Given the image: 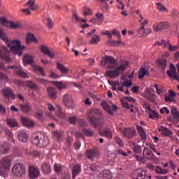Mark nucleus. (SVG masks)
I'll return each mask as SVG.
<instances>
[{
	"label": "nucleus",
	"mask_w": 179,
	"mask_h": 179,
	"mask_svg": "<svg viewBox=\"0 0 179 179\" xmlns=\"http://www.w3.org/2000/svg\"><path fill=\"white\" fill-rule=\"evenodd\" d=\"M107 36L108 37V38L110 39L107 43L108 44H110V45H115V44H120V43H121V41H113L111 40V38H113V34L110 33L107 35Z\"/></svg>",
	"instance_id": "nucleus-37"
},
{
	"label": "nucleus",
	"mask_w": 179,
	"mask_h": 179,
	"mask_svg": "<svg viewBox=\"0 0 179 179\" xmlns=\"http://www.w3.org/2000/svg\"><path fill=\"white\" fill-rule=\"evenodd\" d=\"M53 85H55L59 90L66 89L68 87V83L64 82L53 81Z\"/></svg>",
	"instance_id": "nucleus-29"
},
{
	"label": "nucleus",
	"mask_w": 179,
	"mask_h": 179,
	"mask_svg": "<svg viewBox=\"0 0 179 179\" xmlns=\"http://www.w3.org/2000/svg\"><path fill=\"white\" fill-rule=\"evenodd\" d=\"M136 128L140 134L141 141H146L148 136H146V131L141 126L137 125Z\"/></svg>",
	"instance_id": "nucleus-25"
},
{
	"label": "nucleus",
	"mask_w": 179,
	"mask_h": 179,
	"mask_svg": "<svg viewBox=\"0 0 179 179\" xmlns=\"http://www.w3.org/2000/svg\"><path fill=\"white\" fill-rule=\"evenodd\" d=\"M57 69L62 73H68L69 72V70L66 69L65 66H64V64H59V62L57 63Z\"/></svg>",
	"instance_id": "nucleus-35"
},
{
	"label": "nucleus",
	"mask_w": 179,
	"mask_h": 179,
	"mask_svg": "<svg viewBox=\"0 0 179 179\" xmlns=\"http://www.w3.org/2000/svg\"><path fill=\"white\" fill-rule=\"evenodd\" d=\"M30 41H32V43H37V38H36L32 34H28L27 35V43H29Z\"/></svg>",
	"instance_id": "nucleus-39"
},
{
	"label": "nucleus",
	"mask_w": 179,
	"mask_h": 179,
	"mask_svg": "<svg viewBox=\"0 0 179 179\" xmlns=\"http://www.w3.org/2000/svg\"><path fill=\"white\" fill-rule=\"evenodd\" d=\"M169 23L167 22H159L154 25L153 29L155 31H160V30H164V29H168Z\"/></svg>",
	"instance_id": "nucleus-15"
},
{
	"label": "nucleus",
	"mask_w": 179,
	"mask_h": 179,
	"mask_svg": "<svg viewBox=\"0 0 179 179\" xmlns=\"http://www.w3.org/2000/svg\"><path fill=\"white\" fill-rule=\"evenodd\" d=\"M53 135H54L55 138H56V139H57L58 141H59V139H61V138H62V133L59 131H53Z\"/></svg>",
	"instance_id": "nucleus-51"
},
{
	"label": "nucleus",
	"mask_w": 179,
	"mask_h": 179,
	"mask_svg": "<svg viewBox=\"0 0 179 179\" xmlns=\"http://www.w3.org/2000/svg\"><path fill=\"white\" fill-rule=\"evenodd\" d=\"M12 173L15 177H23L26 174V167L22 163L15 164L12 168Z\"/></svg>",
	"instance_id": "nucleus-5"
},
{
	"label": "nucleus",
	"mask_w": 179,
	"mask_h": 179,
	"mask_svg": "<svg viewBox=\"0 0 179 179\" xmlns=\"http://www.w3.org/2000/svg\"><path fill=\"white\" fill-rule=\"evenodd\" d=\"M14 155L15 156H17V157H20L23 155V153L22 151H20V150L15 148L14 149Z\"/></svg>",
	"instance_id": "nucleus-61"
},
{
	"label": "nucleus",
	"mask_w": 179,
	"mask_h": 179,
	"mask_svg": "<svg viewBox=\"0 0 179 179\" xmlns=\"http://www.w3.org/2000/svg\"><path fill=\"white\" fill-rule=\"evenodd\" d=\"M155 5L157 6V9L159 12H166V10H167V8H166V7H164L163 4L160 3H156Z\"/></svg>",
	"instance_id": "nucleus-47"
},
{
	"label": "nucleus",
	"mask_w": 179,
	"mask_h": 179,
	"mask_svg": "<svg viewBox=\"0 0 179 179\" xmlns=\"http://www.w3.org/2000/svg\"><path fill=\"white\" fill-rule=\"evenodd\" d=\"M41 170L43 174L45 176H48L51 174V164L49 162H44L41 164Z\"/></svg>",
	"instance_id": "nucleus-13"
},
{
	"label": "nucleus",
	"mask_w": 179,
	"mask_h": 179,
	"mask_svg": "<svg viewBox=\"0 0 179 179\" xmlns=\"http://www.w3.org/2000/svg\"><path fill=\"white\" fill-rule=\"evenodd\" d=\"M157 64L162 71H165L166 66H167V61L164 59H161L157 61Z\"/></svg>",
	"instance_id": "nucleus-30"
},
{
	"label": "nucleus",
	"mask_w": 179,
	"mask_h": 179,
	"mask_svg": "<svg viewBox=\"0 0 179 179\" xmlns=\"http://www.w3.org/2000/svg\"><path fill=\"white\" fill-rule=\"evenodd\" d=\"M89 170H90V171H92V173H96V171H97L99 166L96 164H90L88 166Z\"/></svg>",
	"instance_id": "nucleus-53"
},
{
	"label": "nucleus",
	"mask_w": 179,
	"mask_h": 179,
	"mask_svg": "<svg viewBox=\"0 0 179 179\" xmlns=\"http://www.w3.org/2000/svg\"><path fill=\"white\" fill-rule=\"evenodd\" d=\"M34 3H36L34 0H30L26 3V5L29 6L30 10H37V9H39L40 6L38 4Z\"/></svg>",
	"instance_id": "nucleus-27"
},
{
	"label": "nucleus",
	"mask_w": 179,
	"mask_h": 179,
	"mask_svg": "<svg viewBox=\"0 0 179 179\" xmlns=\"http://www.w3.org/2000/svg\"><path fill=\"white\" fill-rule=\"evenodd\" d=\"M154 87L156 88L157 94L160 95L162 93H163V85L155 84Z\"/></svg>",
	"instance_id": "nucleus-44"
},
{
	"label": "nucleus",
	"mask_w": 179,
	"mask_h": 179,
	"mask_svg": "<svg viewBox=\"0 0 179 179\" xmlns=\"http://www.w3.org/2000/svg\"><path fill=\"white\" fill-rule=\"evenodd\" d=\"M134 179H145L146 178V171L142 169H137L134 171L133 174Z\"/></svg>",
	"instance_id": "nucleus-12"
},
{
	"label": "nucleus",
	"mask_w": 179,
	"mask_h": 179,
	"mask_svg": "<svg viewBox=\"0 0 179 179\" xmlns=\"http://www.w3.org/2000/svg\"><path fill=\"white\" fill-rule=\"evenodd\" d=\"M152 156H153V152H152V150H150V149H149L148 148H145L143 151V157L144 158L146 157V159H150Z\"/></svg>",
	"instance_id": "nucleus-31"
},
{
	"label": "nucleus",
	"mask_w": 179,
	"mask_h": 179,
	"mask_svg": "<svg viewBox=\"0 0 179 179\" xmlns=\"http://www.w3.org/2000/svg\"><path fill=\"white\" fill-rule=\"evenodd\" d=\"M78 125L83 127H87V122L83 119H78Z\"/></svg>",
	"instance_id": "nucleus-57"
},
{
	"label": "nucleus",
	"mask_w": 179,
	"mask_h": 179,
	"mask_svg": "<svg viewBox=\"0 0 179 179\" xmlns=\"http://www.w3.org/2000/svg\"><path fill=\"white\" fill-rule=\"evenodd\" d=\"M83 131L85 136L90 137L94 135V131L92 130L91 129H84Z\"/></svg>",
	"instance_id": "nucleus-40"
},
{
	"label": "nucleus",
	"mask_w": 179,
	"mask_h": 179,
	"mask_svg": "<svg viewBox=\"0 0 179 179\" xmlns=\"http://www.w3.org/2000/svg\"><path fill=\"white\" fill-rule=\"evenodd\" d=\"M47 26L49 29H52L54 27V22H52V20L50 17L47 19Z\"/></svg>",
	"instance_id": "nucleus-63"
},
{
	"label": "nucleus",
	"mask_w": 179,
	"mask_h": 179,
	"mask_svg": "<svg viewBox=\"0 0 179 179\" xmlns=\"http://www.w3.org/2000/svg\"><path fill=\"white\" fill-rule=\"evenodd\" d=\"M63 103L66 108H75V101L72 95L65 94L63 96Z\"/></svg>",
	"instance_id": "nucleus-6"
},
{
	"label": "nucleus",
	"mask_w": 179,
	"mask_h": 179,
	"mask_svg": "<svg viewBox=\"0 0 179 179\" xmlns=\"http://www.w3.org/2000/svg\"><path fill=\"white\" fill-rule=\"evenodd\" d=\"M18 141L20 142H23L24 143L27 142V139L29 138V135L26 131H19L17 134Z\"/></svg>",
	"instance_id": "nucleus-17"
},
{
	"label": "nucleus",
	"mask_w": 179,
	"mask_h": 179,
	"mask_svg": "<svg viewBox=\"0 0 179 179\" xmlns=\"http://www.w3.org/2000/svg\"><path fill=\"white\" fill-rule=\"evenodd\" d=\"M149 75H150V73L148 71V70L146 69V68L143 67L140 69V71L138 73V78L140 79H143L145 76H149Z\"/></svg>",
	"instance_id": "nucleus-28"
},
{
	"label": "nucleus",
	"mask_w": 179,
	"mask_h": 179,
	"mask_svg": "<svg viewBox=\"0 0 179 179\" xmlns=\"http://www.w3.org/2000/svg\"><path fill=\"white\" fill-rule=\"evenodd\" d=\"M159 131L162 132V135H164V136H169L170 138L173 136V131L165 127H161Z\"/></svg>",
	"instance_id": "nucleus-22"
},
{
	"label": "nucleus",
	"mask_w": 179,
	"mask_h": 179,
	"mask_svg": "<svg viewBox=\"0 0 179 179\" xmlns=\"http://www.w3.org/2000/svg\"><path fill=\"white\" fill-rule=\"evenodd\" d=\"M10 27H11V29H20V27H22V25L19 23H15L13 22H11L10 23Z\"/></svg>",
	"instance_id": "nucleus-52"
},
{
	"label": "nucleus",
	"mask_w": 179,
	"mask_h": 179,
	"mask_svg": "<svg viewBox=\"0 0 179 179\" xmlns=\"http://www.w3.org/2000/svg\"><path fill=\"white\" fill-rule=\"evenodd\" d=\"M118 81H113L111 83L110 85L112 86V90H117Z\"/></svg>",
	"instance_id": "nucleus-64"
},
{
	"label": "nucleus",
	"mask_w": 179,
	"mask_h": 179,
	"mask_svg": "<svg viewBox=\"0 0 179 179\" xmlns=\"http://www.w3.org/2000/svg\"><path fill=\"white\" fill-rule=\"evenodd\" d=\"M41 52H43L45 55H48L49 58H54V57H55V55H54V53H52V52H51V50L46 46H41Z\"/></svg>",
	"instance_id": "nucleus-20"
},
{
	"label": "nucleus",
	"mask_w": 179,
	"mask_h": 179,
	"mask_svg": "<svg viewBox=\"0 0 179 179\" xmlns=\"http://www.w3.org/2000/svg\"><path fill=\"white\" fill-rule=\"evenodd\" d=\"M73 17L76 20V22H80V21L82 22H86V20H85V19L80 20V17H79V15H78V13H76V11L73 12Z\"/></svg>",
	"instance_id": "nucleus-49"
},
{
	"label": "nucleus",
	"mask_w": 179,
	"mask_h": 179,
	"mask_svg": "<svg viewBox=\"0 0 179 179\" xmlns=\"http://www.w3.org/2000/svg\"><path fill=\"white\" fill-rule=\"evenodd\" d=\"M20 121L22 125L26 127V128H34V126L36 125V122L29 117H21Z\"/></svg>",
	"instance_id": "nucleus-9"
},
{
	"label": "nucleus",
	"mask_w": 179,
	"mask_h": 179,
	"mask_svg": "<svg viewBox=\"0 0 179 179\" xmlns=\"http://www.w3.org/2000/svg\"><path fill=\"white\" fill-rule=\"evenodd\" d=\"M3 94L5 97H7L9 99V97H11V99H15V95L13 94V91L10 88H5L3 90Z\"/></svg>",
	"instance_id": "nucleus-24"
},
{
	"label": "nucleus",
	"mask_w": 179,
	"mask_h": 179,
	"mask_svg": "<svg viewBox=\"0 0 179 179\" xmlns=\"http://www.w3.org/2000/svg\"><path fill=\"white\" fill-rule=\"evenodd\" d=\"M149 118L151 120H156L159 118V113H150L149 115Z\"/></svg>",
	"instance_id": "nucleus-60"
},
{
	"label": "nucleus",
	"mask_w": 179,
	"mask_h": 179,
	"mask_svg": "<svg viewBox=\"0 0 179 179\" xmlns=\"http://www.w3.org/2000/svg\"><path fill=\"white\" fill-rule=\"evenodd\" d=\"M99 117H101V113H95L94 116L92 113H90L87 115V120L94 128H100L99 132L101 136H104L108 139H113V133L109 129H102L103 125H104V122L101 120V118H99Z\"/></svg>",
	"instance_id": "nucleus-2"
},
{
	"label": "nucleus",
	"mask_w": 179,
	"mask_h": 179,
	"mask_svg": "<svg viewBox=\"0 0 179 179\" xmlns=\"http://www.w3.org/2000/svg\"><path fill=\"white\" fill-rule=\"evenodd\" d=\"M34 63V58L30 55H25L24 56V65H31Z\"/></svg>",
	"instance_id": "nucleus-23"
},
{
	"label": "nucleus",
	"mask_w": 179,
	"mask_h": 179,
	"mask_svg": "<svg viewBox=\"0 0 179 179\" xmlns=\"http://www.w3.org/2000/svg\"><path fill=\"white\" fill-rule=\"evenodd\" d=\"M124 136L128 138L129 139H132L135 135H136V131L133 128H124L122 131Z\"/></svg>",
	"instance_id": "nucleus-11"
},
{
	"label": "nucleus",
	"mask_w": 179,
	"mask_h": 179,
	"mask_svg": "<svg viewBox=\"0 0 179 179\" xmlns=\"http://www.w3.org/2000/svg\"><path fill=\"white\" fill-rule=\"evenodd\" d=\"M102 177L104 179H111L113 178V175L111 174V172L108 170H105L102 172Z\"/></svg>",
	"instance_id": "nucleus-38"
},
{
	"label": "nucleus",
	"mask_w": 179,
	"mask_h": 179,
	"mask_svg": "<svg viewBox=\"0 0 179 179\" xmlns=\"http://www.w3.org/2000/svg\"><path fill=\"white\" fill-rule=\"evenodd\" d=\"M54 170L57 173H61V171L62 170V166L59 164H55V166H54Z\"/></svg>",
	"instance_id": "nucleus-55"
},
{
	"label": "nucleus",
	"mask_w": 179,
	"mask_h": 179,
	"mask_svg": "<svg viewBox=\"0 0 179 179\" xmlns=\"http://www.w3.org/2000/svg\"><path fill=\"white\" fill-rule=\"evenodd\" d=\"M83 12L84 13V16H89L92 13V10L89 7H84L83 9Z\"/></svg>",
	"instance_id": "nucleus-48"
},
{
	"label": "nucleus",
	"mask_w": 179,
	"mask_h": 179,
	"mask_svg": "<svg viewBox=\"0 0 179 179\" xmlns=\"http://www.w3.org/2000/svg\"><path fill=\"white\" fill-rule=\"evenodd\" d=\"M36 118H37V120H40L41 121H43V120H44V118H45L44 117V113H37L35 115Z\"/></svg>",
	"instance_id": "nucleus-58"
},
{
	"label": "nucleus",
	"mask_w": 179,
	"mask_h": 179,
	"mask_svg": "<svg viewBox=\"0 0 179 179\" xmlns=\"http://www.w3.org/2000/svg\"><path fill=\"white\" fill-rule=\"evenodd\" d=\"M166 103H173L174 101V97L171 95H168L165 96Z\"/></svg>",
	"instance_id": "nucleus-59"
},
{
	"label": "nucleus",
	"mask_w": 179,
	"mask_h": 179,
	"mask_svg": "<svg viewBox=\"0 0 179 179\" xmlns=\"http://www.w3.org/2000/svg\"><path fill=\"white\" fill-rule=\"evenodd\" d=\"M111 34H113V36H115L118 38H120V37H121V32H120V31H118L117 29L112 30Z\"/></svg>",
	"instance_id": "nucleus-62"
},
{
	"label": "nucleus",
	"mask_w": 179,
	"mask_h": 179,
	"mask_svg": "<svg viewBox=\"0 0 179 179\" xmlns=\"http://www.w3.org/2000/svg\"><path fill=\"white\" fill-rule=\"evenodd\" d=\"M27 85L28 87H30V89H34L35 90L38 89V86H37V85H36V83H33L32 81H27Z\"/></svg>",
	"instance_id": "nucleus-46"
},
{
	"label": "nucleus",
	"mask_w": 179,
	"mask_h": 179,
	"mask_svg": "<svg viewBox=\"0 0 179 179\" xmlns=\"http://www.w3.org/2000/svg\"><path fill=\"white\" fill-rule=\"evenodd\" d=\"M155 173H157V174H167V173H169V170L164 169L160 167V166H157Z\"/></svg>",
	"instance_id": "nucleus-34"
},
{
	"label": "nucleus",
	"mask_w": 179,
	"mask_h": 179,
	"mask_svg": "<svg viewBox=\"0 0 179 179\" xmlns=\"http://www.w3.org/2000/svg\"><path fill=\"white\" fill-rule=\"evenodd\" d=\"M5 134L6 138L12 140V142L15 143V140L13 139V133H12V131L9 130L8 129H6Z\"/></svg>",
	"instance_id": "nucleus-36"
},
{
	"label": "nucleus",
	"mask_w": 179,
	"mask_h": 179,
	"mask_svg": "<svg viewBox=\"0 0 179 179\" xmlns=\"http://www.w3.org/2000/svg\"><path fill=\"white\" fill-rule=\"evenodd\" d=\"M101 106L105 111H107V113H111L110 110V106H108V103H107L106 101H102Z\"/></svg>",
	"instance_id": "nucleus-50"
},
{
	"label": "nucleus",
	"mask_w": 179,
	"mask_h": 179,
	"mask_svg": "<svg viewBox=\"0 0 179 179\" xmlns=\"http://www.w3.org/2000/svg\"><path fill=\"white\" fill-rule=\"evenodd\" d=\"M50 143V141H48V137L45 136V134H43V137L41 138L39 143H38V145L39 148H45L47 145Z\"/></svg>",
	"instance_id": "nucleus-18"
},
{
	"label": "nucleus",
	"mask_w": 179,
	"mask_h": 179,
	"mask_svg": "<svg viewBox=\"0 0 179 179\" xmlns=\"http://www.w3.org/2000/svg\"><path fill=\"white\" fill-rule=\"evenodd\" d=\"M72 173H73V179H75L76 176H78V174H79V173H80V165H79V164L76 165L73 168Z\"/></svg>",
	"instance_id": "nucleus-33"
},
{
	"label": "nucleus",
	"mask_w": 179,
	"mask_h": 179,
	"mask_svg": "<svg viewBox=\"0 0 179 179\" xmlns=\"http://www.w3.org/2000/svg\"><path fill=\"white\" fill-rule=\"evenodd\" d=\"M48 93L50 99L52 100H56L57 99V90L52 87H48Z\"/></svg>",
	"instance_id": "nucleus-21"
},
{
	"label": "nucleus",
	"mask_w": 179,
	"mask_h": 179,
	"mask_svg": "<svg viewBox=\"0 0 179 179\" xmlns=\"http://www.w3.org/2000/svg\"><path fill=\"white\" fill-rule=\"evenodd\" d=\"M29 171V177L31 179H36L37 177L40 176V171L34 166H30Z\"/></svg>",
	"instance_id": "nucleus-14"
},
{
	"label": "nucleus",
	"mask_w": 179,
	"mask_h": 179,
	"mask_svg": "<svg viewBox=\"0 0 179 179\" xmlns=\"http://www.w3.org/2000/svg\"><path fill=\"white\" fill-rule=\"evenodd\" d=\"M100 65L101 66H105L106 69H114L107 71L105 75L106 78L115 79V78H118V76L128 68L129 62L123 60L118 64L114 57L111 56H105L102 58Z\"/></svg>",
	"instance_id": "nucleus-1"
},
{
	"label": "nucleus",
	"mask_w": 179,
	"mask_h": 179,
	"mask_svg": "<svg viewBox=\"0 0 179 179\" xmlns=\"http://www.w3.org/2000/svg\"><path fill=\"white\" fill-rule=\"evenodd\" d=\"M6 122L7 125H9L10 128H15V127H17V121L15 119H6Z\"/></svg>",
	"instance_id": "nucleus-32"
},
{
	"label": "nucleus",
	"mask_w": 179,
	"mask_h": 179,
	"mask_svg": "<svg viewBox=\"0 0 179 179\" xmlns=\"http://www.w3.org/2000/svg\"><path fill=\"white\" fill-rule=\"evenodd\" d=\"M144 108L146 113H156V111L152 110V108L148 103L144 104Z\"/></svg>",
	"instance_id": "nucleus-56"
},
{
	"label": "nucleus",
	"mask_w": 179,
	"mask_h": 179,
	"mask_svg": "<svg viewBox=\"0 0 179 179\" xmlns=\"http://www.w3.org/2000/svg\"><path fill=\"white\" fill-rule=\"evenodd\" d=\"M12 161L10 157H4L0 160V176L1 177H6L8 171L10 169Z\"/></svg>",
	"instance_id": "nucleus-4"
},
{
	"label": "nucleus",
	"mask_w": 179,
	"mask_h": 179,
	"mask_svg": "<svg viewBox=\"0 0 179 179\" xmlns=\"http://www.w3.org/2000/svg\"><path fill=\"white\" fill-rule=\"evenodd\" d=\"M8 47H10V51L14 54V55H18V57H22L23 54V50L26 48L24 45H22L20 41L13 40L8 43Z\"/></svg>",
	"instance_id": "nucleus-3"
},
{
	"label": "nucleus",
	"mask_w": 179,
	"mask_h": 179,
	"mask_svg": "<svg viewBox=\"0 0 179 179\" xmlns=\"http://www.w3.org/2000/svg\"><path fill=\"white\" fill-rule=\"evenodd\" d=\"M96 17L98 20L97 24H101L103 23V20H104V15L101 13H98L96 14Z\"/></svg>",
	"instance_id": "nucleus-42"
},
{
	"label": "nucleus",
	"mask_w": 179,
	"mask_h": 179,
	"mask_svg": "<svg viewBox=\"0 0 179 179\" xmlns=\"http://www.w3.org/2000/svg\"><path fill=\"white\" fill-rule=\"evenodd\" d=\"M0 59H3L6 62H10V57H9V50L5 46L0 48Z\"/></svg>",
	"instance_id": "nucleus-8"
},
{
	"label": "nucleus",
	"mask_w": 179,
	"mask_h": 179,
	"mask_svg": "<svg viewBox=\"0 0 179 179\" xmlns=\"http://www.w3.org/2000/svg\"><path fill=\"white\" fill-rule=\"evenodd\" d=\"M10 150V145L6 143H3L0 145V153L1 155H6L9 153V150Z\"/></svg>",
	"instance_id": "nucleus-19"
},
{
	"label": "nucleus",
	"mask_w": 179,
	"mask_h": 179,
	"mask_svg": "<svg viewBox=\"0 0 179 179\" xmlns=\"http://www.w3.org/2000/svg\"><path fill=\"white\" fill-rule=\"evenodd\" d=\"M99 152L94 148L87 150L85 152V157L90 160H94V157H99Z\"/></svg>",
	"instance_id": "nucleus-10"
},
{
	"label": "nucleus",
	"mask_w": 179,
	"mask_h": 179,
	"mask_svg": "<svg viewBox=\"0 0 179 179\" xmlns=\"http://www.w3.org/2000/svg\"><path fill=\"white\" fill-rule=\"evenodd\" d=\"M7 69H14L16 75L20 76V78H24L25 79L29 78L27 73L23 71L22 66H7Z\"/></svg>",
	"instance_id": "nucleus-7"
},
{
	"label": "nucleus",
	"mask_w": 179,
	"mask_h": 179,
	"mask_svg": "<svg viewBox=\"0 0 179 179\" xmlns=\"http://www.w3.org/2000/svg\"><path fill=\"white\" fill-rule=\"evenodd\" d=\"M133 150L134 152V153H137V154H140L142 153V147H141V145H135V143H133Z\"/></svg>",
	"instance_id": "nucleus-41"
},
{
	"label": "nucleus",
	"mask_w": 179,
	"mask_h": 179,
	"mask_svg": "<svg viewBox=\"0 0 179 179\" xmlns=\"http://www.w3.org/2000/svg\"><path fill=\"white\" fill-rule=\"evenodd\" d=\"M150 33H152V29L148 28V29L142 30L140 34L143 36H148V34H150Z\"/></svg>",
	"instance_id": "nucleus-54"
},
{
	"label": "nucleus",
	"mask_w": 179,
	"mask_h": 179,
	"mask_svg": "<svg viewBox=\"0 0 179 179\" xmlns=\"http://www.w3.org/2000/svg\"><path fill=\"white\" fill-rule=\"evenodd\" d=\"M0 38H1V40H2L3 41H4L7 43H9V40H8V37H6V35L3 32V30H2L1 29H0Z\"/></svg>",
	"instance_id": "nucleus-43"
},
{
	"label": "nucleus",
	"mask_w": 179,
	"mask_h": 179,
	"mask_svg": "<svg viewBox=\"0 0 179 179\" xmlns=\"http://www.w3.org/2000/svg\"><path fill=\"white\" fill-rule=\"evenodd\" d=\"M20 107L22 111L24 113H30L31 110H33V108L31 107V104L27 103L24 104H20Z\"/></svg>",
	"instance_id": "nucleus-26"
},
{
	"label": "nucleus",
	"mask_w": 179,
	"mask_h": 179,
	"mask_svg": "<svg viewBox=\"0 0 179 179\" xmlns=\"http://www.w3.org/2000/svg\"><path fill=\"white\" fill-rule=\"evenodd\" d=\"M43 133H41V131L36 132L34 134L33 138H32V143L34 145L37 146L38 143H40V141L43 138Z\"/></svg>",
	"instance_id": "nucleus-16"
},
{
	"label": "nucleus",
	"mask_w": 179,
	"mask_h": 179,
	"mask_svg": "<svg viewBox=\"0 0 179 179\" xmlns=\"http://www.w3.org/2000/svg\"><path fill=\"white\" fill-rule=\"evenodd\" d=\"M99 41L100 36L99 35H94L90 41V44H97Z\"/></svg>",
	"instance_id": "nucleus-45"
}]
</instances>
